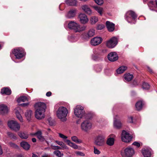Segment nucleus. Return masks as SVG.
Returning <instances> with one entry per match:
<instances>
[{
	"label": "nucleus",
	"instance_id": "nucleus-1",
	"mask_svg": "<svg viewBox=\"0 0 157 157\" xmlns=\"http://www.w3.org/2000/svg\"><path fill=\"white\" fill-rule=\"evenodd\" d=\"M68 26L69 29L73 30L76 33H80L84 31L86 29V27L85 26H81L74 21H71L69 22Z\"/></svg>",
	"mask_w": 157,
	"mask_h": 157
},
{
	"label": "nucleus",
	"instance_id": "nucleus-2",
	"mask_svg": "<svg viewBox=\"0 0 157 157\" xmlns=\"http://www.w3.org/2000/svg\"><path fill=\"white\" fill-rule=\"evenodd\" d=\"M137 15L132 10L127 11L124 15L125 19L129 23L135 24V20Z\"/></svg>",
	"mask_w": 157,
	"mask_h": 157
},
{
	"label": "nucleus",
	"instance_id": "nucleus-3",
	"mask_svg": "<svg viewBox=\"0 0 157 157\" xmlns=\"http://www.w3.org/2000/svg\"><path fill=\"white\" fill-rule=\"evenodd\" d=\"M68 113V111L66 107L60 106L57 110L56 116L58 118L63 120L66 117Z\"/></svg>",
	"mask_w": 157,
	"mask_h": 157
},
{
	"label": "nucleus",
	"instance_id": "nucleus-4",
	"mask_svg": "<svg viewBox=\"0 0 157 157\" xmlns=\"http://www.w3.org/2000/svg\"><path fill=\"white\" fill-rule=\"evenodd\" d=\"M74 113L76 117L80 118L82 117L85 113L84 108L80 105H77L75 108Z\"/></svg>",
	"mask_w": 157,
	"mask_h": 157
},
{
	"label": "nucleus",
	"instance_id": "nucleus-5",
	"mask_svg": "<svg viewBox=\"0 0 157 157\" xmlns=\"http://www.w3.org/2000/svg\"><path fill=\"white\" fill-rule=\"evenodd\" d=\"M105 136L102 134H100L96 136L94 140V144L98 146H102L105 144Z\"/></svg>",
	"mask_w": 157,
	"mask_h": 157
},
{
	"label": "nucleus",
	"instance_id": "nucleus-6",
	"mask_svg": "<svg viewBox=\"0 0 157 157\" xmlns=\"http://www.w3.org/2000/svg\"><path fill=\"white\" fill-rule=\"evenodd\" d=\"M134 154V151L132 147H128L122 151L121 154L123 157H131Z\"/></svg>",
	"mask_w": 157,
	"mask_h": 157
},
{
	"label": "nucleus",
	"instance_id": "nucleus-7",
	"mask_svg": "<svg viewBox=\"0 0 157 157\" xmlns=\"http://www.w3.org/2000/svg\"><path fill=\"white\" fill-rule=\"evenodd\" d=\"M12 52L17 59H21L25 55L24 50L21 48L14 49Z\"/></svg>",
	"mask_w": 157,
	"mask_h": 157
},
{
	"label": "nucleus",
	"instance_id": "nucleus-8",
	"mask_svg": "<svg viewBox=\"0 0 157 157\" xmlns=\"http://www.w3.org/2000/svg\"><path fill=\"white\" fill-rule=\"evenodd\" d=\"M8 124L10 128L16 132L19 131L20 129V125L16 121H10L8 122Z\"/></svg>",
	"mask_w": 157,
	"mask_h": 157
},
{
	"label": "nucleus",
	"instance_id": "nucleus-9",
	"mask_svg": "<svg viewBox=\"0 0 157 157\" xmlns=\"http://www.w3.org/2000/svg\"><path fill=\"white\" fill-rule=\"evenodd\" d=\"M81 127L82 130L87 132L92 128V124L88 120H85L82 123Z\"/></svg>",
	"mask_w": 157,
	"mask_h": 157
},
{
	"label": "nucleus",
	"instance_id": "nucleus-10",
	"mask_svg": "<svg viewBox=\"0 0 157 157\" xmlns=\"http://www.w3.org/2000/svg\"><path fill=\"white\" fill-rule=\"evenodd\" d=\"M132 139V136L128 132L124 130L122 131L121 134L122 140L125 142H129Z\"/></svg>",
	"mask_w": 157,
	"mask_h": 157
},
{
	"label": "nucleus",
	"instance_id": "nucleus-11",
	"mask_svg": "<svg viewBox=\"0 0 157 157\" xmlns=\"http://www.w3.org/2000/svg\"><path fill=\"white\" fill-rule=\"evenodd\" d=\"M118 39L115 37H113L107 41L106 46L109 48H113L117 44Z\"/></svg>",
	"mask_w": 157,
	"mask_h": 157
},
{
	"label": "nucleus",
	"instance_id": "nucleus-12",
	"mask_svg": "<svg viewBox=\"0 0 157 157\" xmlns=\"http://www.w3.org/2000/svg\"><path fill=\"white\" fill-rule=\"evenodd\" d=\"M17 118L21 122H23V119L21 115L23 113L22 110L19 106H17L14 109Z\"/></svg>",
	"mask_w": 157,
	"mask_h": 157
},
{
	"label": "nucleus",
	"instance_id": "nucleus-13",
	"mask_svg": "<svg viewBox=\"0 0 157 157\" xmlns=\"http://www.w3.org/2000/svg\"><path fill=\"white\" fill-rule=\"evenodd\" d=\"M103 39L100 37H96L92 38L90 40V44L94 46H97L101 44Z\"/></svg>",
	"mask_w": 157,
	"mask_h": 157
},
{
	"label": "nucleus",
	"instance_id": "nucleus-14",
	"mask_svg": "<svg viewBox=\"0 0 157 157\" xmlns=\"http://www.w3.org/2000/svg\"><path fill=\"white\" fill-rule=\"evenodd\" d=\"M45 111L43 110L41 111L36 109L35 112V117L39 120H41L44 118L45 117Z\"/></svg>",
	"mask_w": 157,
	"mask_h": 157
},
{
	"label": "nucleus",
	"instance_id": "nucleus-15",
	"mask_svg": "<svg viewBox=\"0 0 157 157\" xmlns=\"http://www.w3.org/2000/svg\"><path fill=\"white\" fill-rule=\"evenodd\" d=\"M108 58L109 61L114 62L118 59V56L116 52H111L108 55Z\"/></svg>",
	"mask_w": 157,
	"mask_h": 157
},
{
	"label": "nucleus",
	"instance_id": "nucleus-16",
	"mask_svg": "<svg viewBox=\"0 0 157 157\" xmlns=\"http://www.w3.org/2000/svg\"><path fill=\"white\" fill-rule=\"evenodd\" d=\"M35 107L36 109L45 111L46 105V104L43 102H38L35 104Z\"/></svg>",
	"mask_w": 157,
	"mask_h": 157
},
{
	"label": "nucleus",
	"instance_id": "nucleus-17",
	"mask_svg": "<svg viewBox=\"0 0 157 157\" xmlns=\"http://www.w3.org/2000/svg\"><path fill=\"white\" fill-rule=\"evenodd\" d=\"M115 138V135H110L106 140L107 144L109 146L113 145L114 144Z\"/></svg>",
	"mask_w": 157,
	"mask_h": 157
},
{
	"label": "nucleus",
	"instance_id": "nucleus-18",
	"mask_svg": "<svg viewBox=\"0 0 157 157\" xmlns=\"http://www.w3.org/2000/svg\"><path fill=\"white\" fill-rule=\"evenodd\" d=\"M79 18L80 22L82 24H86L88 21V19L87 18V16L84 13L80 14L79 15Z\"/></svg>",
	"mask_w": 157,
	"mask_h": 157
},
{
	"label": "nucleus",
	"instance_id": "nucleus-19",
	"mask_svg": "<svg viewBox=\"0 0 157 157\" xmlns=\"http://www.w3.org/2000/svg\"><path fill=\"white\" fill-rule=\"evenodd\" d=\"M106 25L109 31L112 32L114 30L115 24L112 22L107 21L106 22Z\"/></svg>",
	"mask_w": 157,
	"mask_h": 157
},
{
	"label": "nucleus",
	"instance_id": "nucleus-20",
	"mask_svg": "<svg viewBox=\"0 0 157 157\" xmlns=\"http://www.w3.org/2000/svg\"><path fill=\"white\" fill-rule=\"evenodd\" d=\"M8 110L7 106L4 104L0 105V113L4 114L7 113Z\"/></svg>",
	"mask_w": 157,
	"mask_h": 157
},
{
	"label": "nucleus",
	"instance_id": "nucleus-21",
	"mask_svg": "<svg viewBox=\"0 0 157 157\" xmlns=\"http://www.w3.org/2000/svg\"><path fill=\"white\" fill-rule=\"evenodd\" d=\"M117 116L114 117L113 126L114 128L119 129L121 127L122 124L120 121L117 120Z\"/></svg>",
	"mask_w": 157,
	"mask_h": 157
},
{
	"label": "nucleus",
	"instance_id": "nucleus-22",
	"mask_svg": "<svg viewBox=\"0 0 157 157\" xmlns=\"http://www.w3.org/2000/svg\"><path fill=\"white\" fill-rule=\"evenodd\" d=\"M76 10H71L69 11L66 15V17L68 18H72L74 17L75 15L76 12Z\"/></svg>",
	"mask_w": 157,
	"mask_h": 157
},
{
	"label": "nucleus",
	"instance_id": "nucleus-23",
	"mask_svg": "<svg viewBox=\"0 0 157 157\" xmlns=\"http://www.w3.org/2000/svg\"><path fill=\"white\" fill-rule=\"evenodd\" d=\"M142 153L144 157H150L151 155V150L145 149L142 150Z\"/></svg>",
	"mask_w": 157,
	"mask_h": 157
},
{
	"label": "nucleus",
	"instance_id": "nucleus-24",
	"mask_svg": "<svg viewBox=\"0 0 157 157\" xmlns=\"http://www.w3.org/2000/svg\"><path fill=\"white\" fill-rule=\"evenodd\" d=\"M82 9L87 14L91 15L92 13V11L90 7L87 5H85L82 6Z\"/></svg>",
	"mask_w": 157,
	"mask_h": 157
},
{
	"label": "nucleus",
	"instance_id": "nucleus-25",
	"mask_svg": "<svg viewBox=\"0 0 157 157\" xmlns=\"http://www.w3.org/2000/svg\"><path fill=\"white\" fill-rule=\"evenodd\" d=\"M65 142L68 145L75 149H78V146L77 145L71 142V141L69 140H65Z\"/></svg>",
	"mask_w": 157,
	"mask_h": 157
},
{
	"label": "nucleus",
	"instance_id": "nucleus-26",
	"mask_svg": "<svg viewBox=\"0 0 157 157\" xmlns=\"http://www.w3.org/2000/svg\"><path fill=\"white\" fill-rule=\"evenodd\" d=\"M30 99L29 97L25 96H21L17 100V102L19 103L28 101Z\"/></svg>",
	"mask_w": 157,
	"mask_h": 157
},
{
	"label": "nucleus",
	"instance_id": "nucleus-27",
	"mask_svg": "<svg viewBox=\"0 0 157 157\" xmlns=\"http://www.w3.org/2000/svg\"><path fill=\"white\" fill-rule=\"evenodd\" d=\"M148 5L150 10H153V8L156 6L157 7V0H155V2L152 1H150L148 4Z\"/></svg>",
	"mask_w": 157,
	"mask_h": 157
},
{
	"label": "nucleus",
	"instance_id": "nucleus-28",
	"mask_svg": "<svg viewBox=\"0 0 157 157\" xmlns=\"http://www.w3.org/2000/svg\"><path fill=\"white\" fill-rule=\"evenodd\" d=\"M93 8L100 16H102L103 13V9L102 7L97 6H94Z\"/></svg>",
	"mask_w": 157,
	"mask_h": 157
},
{
	"label": "nucleus",
	"instance_id": "nucleus-29",
	"mask_svg": "<svg viewBox=\"0 0 157 157\" xmlns=\"http://www.w3.org/2000/svg\"><path fill=\"white\" fill-rule=\"evenodd\" d=\"M33 115L32 111L31 110H28L25 113V116L28 121H30Z\"/></svg>",
	"mask_w": 157,
	"mask_h": 157
},
{
	"label": "nucleus",
	"instance_id": "nucleus-30",
	"mask_svg": "<svg viewBox=\"0 0 157 157\" xmlns=\"http://www.w3.org/2000/svg\"><path fill=\"white\" fill-rule=\"evenodd\" d=\"M144 105V103L142 101H138L136 104V109L138 110H141L142 108Z\"/></svg>",
	"mask_w": 157,
	"mask_h": 157
},
{
	"label": "nucleus",
	"instance_id": "nucleus-31",
	"mask_svg": "<svg viewBox=\"0 0 157 157\" xmlns=\"http://www.w3.org/2000/svg\"><path fill=\"white\" fill-rule=\"evenodd\" d=\"M1 93L2 94H5L6 95H10L11 93V90L8 88H4L1 90Z\"/></svg>",
	"mask_w": 157,
	"mask_h": 157
},
{
	"label": "nucleus",
	"instance_id": "nucleus-32",
	"mask_svg": "<svg viewBox=\"0 0 157 157\" xmlns=\"http://www.w3.org/2000/svg\"><path fill=\"white\" fill-rule=\"evenodd\" d=\"M65 2L67 4L71 6H76L77 3L75 0H66Z\"/></svg>",
	"mask_w": 157,
	"mask_h": 157
},
{
	"label": "nucleus",
	"instance_id": "nucleus-33",
	"mask_svg": "<svg viewBox=\"0 0 157 157\" xmlns=\"http://www.w3.org/2000/svg\"><path fill=\"white\" fill-rule=\"evenodd\" d=\"M21 146L25 150H28L29 149L30 146L28 143L26 142H22L21 143Z\"/></svg>",
	"mask_w": 157,
	"mask_h": 157
},
{
	"label": "nucleus",
	"instance_id": "nucleus-34",
	"mask_svg": "<svg viewBox=\"0 0 157 157\" xmlns=\"http://www.w3.org/2000/svg\"><path fill=\"white\" fill-rule=\"evenodd\" d=\"M19 136L22 139H27L29 137V135L27 132H20L18 133Z\"/></svg>",
	"mask_w": 157,
	"mask_h": 157
},
{
	"label": "nucleus",
	"instance_id": "nucleus-35",
	"mask_svg": "<svg viewBox=\"0 0 157 157\" xmlns=\"http://www.w3.org/2000/svg\"><path fill=\"white\" fill-rule=\"evenodd\" d=\"M35 135L40 141H43L45 140L44 138L42 135V132L40 131L37 132L36 133Z\"/></svg>",
	"mask_w": 157,
	"mask_h": 157
},
{
	"label": "nucleus",
	"instance_id": "nucleus-36",
	"mask_svg": "<svg viewBox=\"0 0 157 157\" xmlns=\"http://www.w3.org/2000/svg\"><path fill=\"white\" fill-rule=\"evenodd\" d=\"M133 78V75L129 73L126 74L124 75V78L126 81L129 82L131 81Z\"/></svg>",
	"mask_w": 157,
	"mask_h": 157
},
{
	"label": "nucleus",
	"instance_id": "nucleus-37",
	"mask_svg": "<svg viewBox=\"0 0 157 157\" xmlns=\"http://www.w3.org/2000/svg\"><path fill=\"white\" fill-rule=\"evenodd\" d=\"M127 69V67L126 66H122L120 67L117 70V74H121L124 72Z\"/></svg>",
	"mask_w": 157,
	"mask_h": 157
},
{
	"label": "nucleus",
	"instance_id": "nucleus-38",
	"mask_svg": "<svg viewBox=\"0 0 157 157\" xmlns=\"http://www.w3.org/2000/svg\"><path fill=\"white\" fill-rule=\"evenodd\" d=\"M55 142L59 145L60 146L62 147L65 149H68V147L63 142L59 141L58 140H56L55 141Z\"/></svg>",
	"mask_w": 157,
	"mask_h": 157
},
{
	"label": "nucleus",
	"instance_id": "nucleus-39",
	"mask_svg": "<svg viewBox=\"0 0 157 157\" xmlns=\"http://www.w3.org/2000/svg\"><path fill=\"white\" fill-rule=\"evenodd\" d=\"M71 140L75 142L77 144H80L82 143V141L78 139L76 136H73L71 137Z\"/></svg>",
	"mask_w": 157,
	"mask_h": 157
},
{
	"label": "nucleus",
	"instance_id": "nucleus-40",
	"mask_svg": "<svg viewBox=\"0 0 157 157\" xmlns=\"http://www.w3.org/2000/svg\"><path fill=\"white\" fill-rule=\"evenodd\" d=\"M97 17L96 16L92 17L90 19V21L92 24H94L98 21Z\"/></svg>",
	"mask_w": 157,
	"mask_h": 157
},
{
	"label": "nucleus",
	"instance_id": "nucleus-41",
	"mask_svg": "<svg viewBox=\"0 0 157 157\" xmlns=\"http://www.w3.org/2000/svg\"><path fill=\"white\" fill-rule=\"evenodd\" d=\"M68 39L70 41L72 42H75L77 40V38L73 35L68 37Z\"/></svg>",
	"mask_w": 157,
	"mask_h": 157
},
{
	"label": "nucleus",
	"instance_id": "nucleus-42",
	"mask_svg": "<svg viewBox=\"0 0 157 157\" xmlns=\"http://www.w3.org/2000/svg\"><path fill=\"white\" fill-rule=\"evenodd\" d=\"M95 34L94 29H92L89 30L87 33V35L89 37H91L94 36Z\"/></svg>",
	"mask_w": 157,
	"mask_h": 157
},
{
	"label": "nucleus",
	"instance_id": "nucleus-43",
	"mask_svg": "<svg viewBox=\"0 0 157 157\" xmlns=\"http://www.w3.org/2000/svg\"><path fill=\"white\" fill-rule=\"evenodd\" d=\"M142 88L144 90H147L150 88L149 85L147 83L144 82L142 84Z\"/></svg>",
	"mask_w": 157,
	"mask_h": 157
},
{
	"label": "nucleus",
	"instance_id": "nucleus-44",
	"mask_svg": "<svg viewBox=\"0 0 157 157\" xmlns=\"http://www.w3.org/2000/svg\"><path fill=\"white\" fill-rule=\"evenodd\" d=\"M54 153L58 157H61L63 155V154H61L60 151L58 150L55 151Z\"/></svg>",
	"mask_w": 157,
	"mask_h": 157
},
{
	"label": "nucleus",
	"instance_id": "nucleus-45",
	"mask_svg": "<svg viewBox=\"0 0 157 157\" xmlns=\"http://www.w3.org/2000/svg\"><path fill=\"white\" fill-rule=\"evenodd\" d=\"M48 121L50 125L52 126L54 124V121L51 117L48 118Z\"/></svg>",
	"mask_w": 157,
	"mask_h": 157
},
{
	"label": "nucleus",
	"instance_id": "nucleus-46",
	"mask_svg": "<svg viewBox=\"0 0 157 157\" xmlns=\"http://www.w3.org/2000/svg\"><path fill=\"white\" fill-rule=\"evenodd\" d=\"M75 153L76 155H77L80 156L82 157L84 156L85 155L84 153L80 151H75Z\"/></svg>",
	"mask_w": 157,
	"mask_h": 157
},
{
	"label": "nucleus",
	"instance_id": "nucleus-47",
	"mask_svg": "<svg viewBox=\"0 0 157 157\" xmlns=\"http://www.w3.org/2000/svg\"><path fill=\"white\" fill-rule=\"evenodd\" d=\"M8 135L11 138L13 139H16V136L13 133L10 132H7Z\"/></svg>",
	"mask_w": 157,
	"mask_h": 157
},
{
	"label": "nucleus",
	"instance_id": "nucleus-48",
	"mask_svg": "<svg viewBox=\"0 0 157 157\" xmlns=\"http://www.w3.org/2000/svg\"><path fill=\"white\" fill-rule=\"evenodd\" d=\"M59 137L62 139H63L64 140V141L65 142V140H66L67 139V137L61 133H59Z\"/></svg>",
	"mask_w": 157,
	"mask_h": 157
},
{
	"label": "nucleus",
	"instance_id": "nucleus-49",
	"mask_svg": "<svg viewBox=\"0 0 157 157\" xmlns=\"http://www.w3.org/2000/svg\"><path fill=\"white\" fill-rule=\"evenodd\" d=\"M95 2L99 5L101 6L103 3V0H94Z\"/></svg>",
	"mask_w": 157,
	"mask_h": 157
},
{
	"label": "nucleus",
	"instance_id": "nucleus-50",
	"mask_svg": "<svg viewBox=\"0 0 157 157\" xmlns=\"http://www.w3.org/2000/svg\"><path fill=\"white\" fill-rule=\"evenodd\" d=\"M94 153L95 154H99L101 153V152L95 147H94Z\"/></svg>",
	"mask_w": 157,
	"mask_h": 157
},
{
	"label": "nucleus",
	"instance_id": "nucleus-51",
	"mask_svg": "<svg viewBox=\"0 0 157 157\" xmlns=\"http://www.w3.org/2000/svg\"><path fill=\"white\" fill-rule=\"evenodd\" d=\"M105 27V25H99L97 27V29L98 30H101Z\"/></svg>",
	"mask_w": 157,
	"mask_h": 157
},
{
	"label": "nucleus",
	"instance_id": "nucleus-52",
	"mask_svg": "<svg viewBox=\"0 0 157 157\" xmlns=\"http://www.w3.org/2000/svg\"><path fill=\"white\" fill-rule=\"evenodd\" d=\"M128 121L129 123L133 122V117L132 116L128 117Z\"/></svg>",
	"mask_w": 157,
	"mask_h": 157
},
{
	"label": "nucleus",
	"instance_id": "nucleus-53",
	"mask_svg": "<svg viewBox=\"0 0 157 157\" xmlns=\"http://www.w3.org/2000/svg\"><path fill=\"white\" fill-rule=\"evenodd\" d=\"M99 50L98 49H94L93 50V52L94 54L99 55L100 54L98 51Z\"/></svg>",
	"mask_w": 157,
	"mask_h": 157
},
{
	"label": "nucleus",
	"instance_id": "nucleus-54",
	"mask_svg": "<svg viewBox=\"0 0 157 157\" xmlns=\"http://www.w3.org/2000/svg\"><path fill=\"white\" fill-rule=\"evenodd\" d=\"M52 149L54 150H60L61 149V147L58 146H52Z\"/></svg>",
	"mask_w": 157,
	"mask_h": 157
},
{
	"label": "nucleus",
	"instance_id": "nucleus-55",
	"mask_svg": "<svg viewBox=\"0 0 157 157\" xmlns=\"http://www.w3.org/2000/svg\"><path fill=\"white\" fill-rule=\"evenodd\" d=\"M132 144L136 146L137 147H139L140 146V143L137 142H134Z\"/></svg>",
	"mask_w": 157,
	"mask_h": 157
},
{
	"label": "nucleus",
	"instance_id": "nucleus-56",
	"mask_svg": "<svg viewBox=\"0 0 157 157\" xmlns=\"http://www.w3.org/2000/svg\"><path fill=\"white\" fill-rule=\"evenodd\" d=\"M29 105V102H27L25 103H23L19 105H21L23 107H25L27 106H28Z\"/></svg>",
	"mask_w": 157,
	"mask_h": 157
},
{
	"label": "nucleus",
	"instance_id": "nucleus-57",
	"mask_svg": "<svg viewBox=\"0 0 157 157\" xmlns=\"http://www.w3.org/2000/svg\"><path fill=\"white\" fill-rule=\"evenodd\" d=\"M101 53L100 54H104L106 53L107 50L106 49H103L101 51Z\"/></svg>",
	"mask_w": 157,
	"mask_h": 157
},
{
	"label": "nucleus",
	"instance_id": "nucleus-58",
	"mask_svg": "<svg viewBox=\"0 0 157 157\" xmlns=\"http://www.w3.org/2000/svg\"><path fill=\"white\" fill-rule=\"evenodd\" d=\"M10 145L11 147H17V145L12 143H10Z\"/></svg>",
	"mask_w": 157,
	"mask_h": 157
},
{
	"label": "nucleus",
	"instance_id": "nucleus-59",
	"mask_svg": "<svg viewBox=\"0 0 157 157\" xmlns=\"http://www.w3.org/2000/svg\"><path fill=\"white\" fill-rule=\"evenodd\" d=\"M52 94V93L51 92H47L46 94V95L48 97H49L51 96Z\"/></svg>",
	"mask_w": 157,
	"mask_h": 157
},
{
	"label": "nucleus",
	"instance_id": "nucleus-60",
	"mask_svg": "<svg viewBox=\"0 0 157 157\" xmlns=\"http://www.w3.org/2000/svg\"><path fill=\"white\" fill-rule=\"evenodd\" d=\"M3 153V151L2 149V147L0 144V155H1Z\"/></svg>",
	"mask_w": 157,
	"mask_h": 157
},
{
	"label": "nucleus",
	"instance_id": "nucleus-61",
	"mask_svg": "<svg viewBox=\"0 0 157 157\" xmlns=\"http://www.w3.org/2000/svg\"><path fill=\"white\" fill-rule=\"evenodd\" d=\"M148 71L150 72L151 73H152V70L149 67H148L147 68Z\"/></svg>",
	"mask_w": 157,
	"mask_h": 157
},
{
	"label": "nucleus",
	"instance_id": "nucleus-62",
	"mask_svg": "<svg viewBox=\"0 0 157 157\" xmlns=\"http://www.w3.org/2000/svg\"><path fill=\"white\" fill-rule=\"evenodd\" d=\"M48 155L47 154H45L42 155L41 157H48Z\"/></svg>",
	"mask_w": 157,
	"mask_h": 157
},
{
	"label": "nucleus",
	"instance_id": "nucleus-63",
	"mask_svg": "<svg viewBox=\"0 0 157 157\" xmlns=\"http://www.w3.org/2000/svg\"><path fill=\"white\" fill-rule=\"evenodd\" d=\"M32 141L33 142H36V139L35 138H33L32 139Z\"/></svg>",
	"mask_w": 157,
	"mask_h": 157
},
{
	"label": "nucleus",
	"instance_id": "nucleus-64",
	"mask_svg": "<svg viewBox=\"0 0 157 157\" xmlns=\"http://www.w3.org/2000/svg\"><path fill=\"white\" fill-rule=\"evenodd\" d=\"M32 157H38L37 155L35 154H33V155H32Z\"/></svg>",
	"mask_w": 157,
	"mask_h": 157
}]
</instances>
